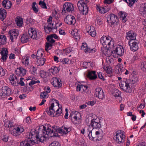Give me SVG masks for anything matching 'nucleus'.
Instances as JSON below:
<instances>
[{
    "instance_id": "obj_1",
    "label": "nucleus",
    "mask_w": 146,
    "mask_h": 146,
    "mask_svg": "<svg viewBox=\"0 0 146 146\" xmlns=\"http://www.w3.org/2000/svg\"><path fill=\"white\" fill-rule=\"evenodd\" d=\"M53 129H51L48 127L46 129L45 126L43 127L42 132L44 134H46L47 135L50 137H58V133H62L63 134H66L71 131V129L70 127H68L64 125L60 129L58 127L55 125L52 126Z\"/></svg>"
},
{
    "instance_id": "obj_2",
    "label": "nucleus",
    "mask_w": 146,
    "mask_h": 146,
    "mask_svg": "<svg viewBox=\"0 0 146 146\" xmlns=\"http://www.w3.org/2000/svg\"><path fill=\"white\" fill-rule=\"evenodd\" d=\"M111 39L110 36H102L101 38L100 42L103 46V48L107 47V46H110L111 45L113 47L114 43V41L112 40Z\"/></svg>"
},
{
    "instance_id": "obj_3",
    "label": "nucleus",
    "mask_w": 146,
    "mask_h": 146,
    "mask_svg": "<svg viewBox=\"0 0 146 146\" xmlns=\"http://www.w3.org/2000/svg\"><path fill=\"white\" fill-rule=\"evenodd\" d=\"M77 6L80 11L83 12L84 15H86L88 13V7L84 1L81 0L78 1Z\"/></svg>"
},
{
    "instance_id": "obj_4",
    "label": "nucleus",
    "mask_w": 146,
    "mask_h": 146,
    "mask_svg": "<svg viewBox=\"0 0 146 146\" xmlns=\"http://www.w3.org/2000/svg\"><path fill=\"white\" fill-rule=\"evenodd\" d=\"M131 81L129 79H126L125 81L120 82L119 85L121 89L127 92H129L131 88L129 84Z\"/></svg>"
},
{
    "instance_id": "obj_5",
    "label": "nucleus",
    "mask_w": 146,
    "mask_h": 146,
    "mask_svg": "<svg viewBox=\"0 0 146 146\" xmlns=\"http://www.w3.org/2000/svg\"><path fill=\"white\" fill-rule=\"evenodd\" d=\"M107 21L108 23H110L111 25L115 23L117 25L118 21L117 16L113 14H110L107 17Z\"/></svg>"
},
{
    "instance_id": "obj_6",
    "label": "nucleus",
    "mask_w": 146,
    "mask_h": 146,
    "mask_svg": "<svg viewBox=\"0 0 146 146\" xmlns=\"http://www.w3.org/2000/svg\"><path fill=\"white\" fill-rule=\"evenodd\" d=\"M11 93V89L7 86H3L0 90V96H4L10 95Z\"/></svg>"
},
{
    "instance_id": "obj_7",
    "label": "nucleus",
    "mask_w": 146,
    "mask_h": 146,
    "mask_svg": "<svg viewBox=\"0 0 146 146\" xmlns=\"http://www.w3.org/2000/svg\"><path fill=\"white\" fill-rule=\"evenodd\" d=\"M64 21L68 25H74L76 23L75 17L72 15H67L64 19Z\"/></svg>"
},
{
    "instance_id": "obj_8",
    "label": "nucleus",
    "mask_w": 146,
    "mask_h": 146,
    "mask_svg": "<svg viewBox=\"0 0 146 146\" xmlns=\"http://www.w3.org/2000/svg\"><path fill=\"white\" fill-rule=\"evenodd\" d=\"M74 10V8L73 4L67 2L65 3L63 5V10L62 11L63 12L64 11V13H66V12L72 11Z\"/></svg>"
},
{
    "instance_id": "obj_9",
    "label": "nucleus",
    "mask_w": 146,
    "mask_h": 146,
    "mask_svg": "<svg viewBox=\"0 0 146 146\" xmlns=\"http://www.w3.org/2000/svg\"><path fill=\"white\" fill-rule=\"evenodd\" d=\"M103 90L101 88H98L96 89L95 95L99 99L103 100L105 98V96L104 95Z\"/></svg>"
},
{
    "instance_id": "obj_10",
    "label": "nucleus",
    "mask_w": 146,
    "mask_h": 146,
    "mask_svg": "<svg viewBox=\"0 0 146 146\" xmlns=\"http://www.w3.org/2000/svg\"><path fill=\"white\" fill-rule=\"evenodd\" d=\"M113 50L114 53H116L117 55L122 56L123 55L124 53V50L123 47L121 46L118 45V46L115 48L113 46Z\"/></svg>"
},
{
    "instance_id": "obj_11",
    "label": "nucleus",
    "mask_w": 146,
    "mask_h": 146,
    "mask_svg": "<svg viewBox=\"0 0 146 146\" xmlns=\"http://www.w3.org/2000/svg\"><path fill=\"white\" fill-rule=\"evenodd\" d=\"M132 83V86H135L136 85L137 82V72L135 71H133L131 74V76L129 80Z\"/></svg>"
},
{
    "instance_id": "obj_12",
    "label": "nucleus",
    "mask_w": 146,
    "mask_h": 146,
    "mask_svg": "<svg viewBox=\"0 0 146 146\" xmlns=\"http://www.w3.org/2000/svg\"><path fill=\"white\" fill-rule=\"evenodd\" d=\"M110 46H108L107 47H102L101 51L102 53L105 54L106 56H111L112 53H114L113 51H112L109 49Z\"/></svg>"
},
{
    "instance_id": "obj_13",
    "label": "nucleus",
    "mask_w": 146,
    "mask_h": 146,
    "mask_svg": "<svg viewBox=\"0 0 146 146\" xmlns=\"http://www.w3.org/2000/svg\"><path fill=\"white\" fill-rule=\"evenodd\" d=\"M53 81L52 82V84L54 87H60L62 86L61 80L56 77H54L52 79Z\"/></svg>"
},
{
    "instance_id": "obj_14",
    "label": "nucleus",
    "mask_w": 146,
    "mask_h": 146,
    "mask_svg": "<svg viewBox=\"0 0 146 146\" xmlns=\"http://www.w3.org/2000/svg\"><path fill=\"white\" fill-rule=\"evenodd\" d=\"M125 136H120L118 135H115L113 137L114 140L117 143H123L125 141Z\"/></svg>"
},
{
    "instance_id": "obj_15",
    "label": "nucleus",
    "mask_w": 146,
    "mask_h": 146,
    "mask_svg": "<svg viewBox=\"0 0 146 146\" xmlns=\"http://www.w3.org/2000/svg\"><path fill=\"white\" fill-rule=\"evenodd\" d=\"M28 34L29 36L33 39H35L37 37V34L35 29L34 28H31L29 29L28 30Z\"/></svg>"
},
{
    "instance_id": "obj_16",
    "label": "nucleus",
    "mask_w": 146,
    "mask_h": 146,
    "mask_svg": "<svg viewBox=\"0 0 146 146\" xmlns=\"http://www.w3.org/2000/svg\"><path fill=\"white\" fill-rule=\"evenodd\" d=\"M97 9L98 11L101 13H104L108 11L110 9V7H108V5L103 7H100L97 5Z\"/></svg>"
},
{
    "instance_id": "obj_17",
    "label": "nucleus",
    "mask_w": 146,
    "mask_h": 146,
    "mask_svg": "<svg viewBox=\"0 0 146 146\" xmlns=\"http://www.w3.org/2000/svg\"><path fill=\"white\" fill-rule=\"evenodd\" d=\"M87 76L88 78L91 80H95L97 77V75L96 74V72L93 70L89 71L88 73Z\"/></svg>"
},
{
    "instance_id": "obj_18",
    "label": "nucleus",
    "mask_w": 146,
    "mask_h": 146,
    "mask_svg": "<svg viewBox=\"0 0 146 146\" xmlns=\"http://www.w3.org/2000/svg\"><path fill=\"white\" fill-rule=\"evenodd\" d=\"M16 75L17 76H22L25 74L26 71L23 68H18L15 70Z\"/></svg>"
},
{
    "instance_id": "obj_19",
    "label": "nucleus",
    "mask_w": 146,
    "mask_h": 146,
    "mask_svg": "<svg viewBox=\"0 0 146 146\" xmlns=\"http://www.w3.org/2000/svg\"><path fill=\"white\" fill-rule=\"evenodd\" d=\"M137 42L135 41H129L128 42V44L130 47L131 50L134 52L137 50V48L136 46Z\"/></svg>"
},
{
    "instance_id": "obj_20",
    "label": "nucleus",
    "mask_w": 146,
    "mask_h": 146,
    "mask_svg": "<svg viewBox=\"0 0 146 146\" xmlns=\"http://www.w3.org/2000/svg\"><path fill=\"white\" fill-rule=\"evenodd\" d=\"M91 125L93 127V128H100L101 127L100 122H97L96 119H92L90 123Z\"/></svg>"
},
{
    "instance_id": "obj_21",
    "label": "nucleus",
    "mask_w": 146,
    "mask_h": 146,
    "mask_svg": "<svg viewBox=\"0 0 146 146\" xmlns=\"http://www.w3.org/2000/svg\"><path fill=\"white\" fill-rule=\"evenodd\" d=\"M99 134V131H96L95 133L94 131L92 130L91 131V136L90 140L94 141H97L98 137V135Z\"/></svg>"
},
{
    "instance_id": "obj_22",
    "label": "nucleus",
    "mask_w": 146,
    "mask_h": 146,
    "mask_svg": "<svg viewBox=\"0 0 146 146\" xmlns=\"http://www.w3.org/2000/svg\"><path fill=\"white\" fill-rule=\"evenodd\" d=\"M8 53V51L6 48H2V51L0 52V53L2 55L1 58L3 60H5L7 59Z\"/></svg>"
},
{
    "instance_id": "obj_23",
    "label": "nucleus",
    "mask_w": 146,
    "mask_h": 146,
    "mask_svg": "<svg viewBox=\"0 0 146 146\" xmlns=\"http://www.w3.org/2000/svg\"><path fill=\"white\" fill-rule=\"evenodd\" d=\"M7 12L4 9H0V19L1 21H3L6 17Z\"/></svg>"
},
{
    "instance_id": "obj_24",
    "label": "nucleus",
    "mask_w": 146,
    "mask_h": 146,
    "mask_svg": "<svg viewBox=\"0 0 146 146\" xmlns=\"http://www.w3.org/2000/svg\"><path fill=\"white\" fill-rule=\"evenodd\" d=\"M29 36L27 33L23 34L21 38V41L23 43H25L29 41Z\"/></svg>"
},
{
    "instance_id": "obj_25",
    "label": "nucleus",
    "mask_w": 146,
    "mask_h": 146,
    "mask_svg": "<svg viewBox=\"0 0 146 146\" xmlns=\"http://www.w3.org/2000/svg\"><path fill=\"white\" fill-rule=\"evenodd\" d=\"M42 134L41 137H39V135L38 133H36V138L37 139V140H38V143H39L40 142H43L45 138V135H47L46 134H44L42 132Z\"/></svg>"
},
{
    "instance_id": "obj_26",
    "label": "nucleus",
    "mask_w": 146,
    "mask_h": 146,
    "mask_svg": "<svg viewBox=\"0 0 146 146\" xmlns=\"http://www.w3.org/2000/svg\"><path fill=\"white\" fill-rule=\"evenodd\" d=\"M140 14L146 16V3H144L143 7H141L139 9Z\"/></svg>"
},
{
    "instance_id": "obj_27",
    "label": "nucleus",
    "mask_w": 146,
    "mask_h": 146,
    "mask_svg": "<svg viewBox=\"0 0 146 146\" xmlns=\"http://www.w3.org/2000/svg\"><path fill=\"white\" fill-rule=\"evenodd\" d=\"M59 69L56 67H52L49 70V73L50 75L54 74L59 72Z\"/></svg>"
},
{
    "instance_id": "obj_28",
    "label": "nucleus",
    "mask_w": 146,
    "mask_h": 146,
    "mask_svg": "<svg viewBox=\"0 0 146 146\" xmlns=\"http://www.w3.org/2000/svg\"><path fill=\"white\" fill-rule=\"evenodd\" d=\"M9 35L10 36V38L11 40V41L13 42V36H17L18 35V34L16 32V31H9Z\"/></svg>"
},
{
    "instance_id": "obj_29",
    "label": "nucleus",
    "mask_w": 146,
    "mask_h": 146,
    "mask_svg": "<svg viewBox=\"0 0 146 146\" xmlns=\"http://www.w3.org/2000/svg\"><path fill=\"white\" fill-rule=\"evenodd\" d=\"M139 66L143 72H146V62H141L139 64Z\"/></svg>"
},
{
    "instance_id": "obj_30",
    "label": "nucleus",
    "mask_w": 146,
    "mask_h": 146,
    "mask_svg": "<svg viewBox=\"0 0 146 146\" xmlns=\"http://www.w3.org/2000/svg\"><path fill=\"white\" fill-rule=\"evenodd\" d=\"M95 28L93 27H90V30L87 31L88 33L92 37H94L96 35V33Z\"/></svg>"
},
{
    "instance_id": "obj_31",
    "label": "nucleus",
    "mask_w": 146,
    "mask_h": 146,
    "mask_svg": "<svg viewBox=\"0 0 146 146\" xmlns=\"http://www.w3.org/2000/svg\"><path fill=\"white\" fill-rule=\"evenodd\" d=\"M81 115L80 113L77 112L75 111V115L73 118L74 120H75V122H79V121H80L81 119Z\"/></svg>"
},
{
    "instance_id": "obj_32",
    "label": "nucleus",
    "mask_w": 146,
    "mask_h": 146,
    "mask_svg": "<svg viewBox=\"0 0 146 146\" xmlns=\"http://www.w3.org/2000/svg\"><path fill=\"white\" fill-rule=\"evenodd\" d=\"M15 21L17 26L21 27L23 24V19L20 17H17L15 20Z\"/></svg>"
},
{
    "instance_id": "obj_33",
    "label": "nucleus",
    "mask_w": 146,
    "mask_h": 146,
    "mask_svg": "<svg viewBox=\"0 0 146 146\" xmlns=\"http://www.w3.org/2000/svg\"><path fill=\"white\" fill-rule=\"evenodd\" d=\"M71 34L75 39L77 40L80 39L77 30L75 29L73 31L71 32Z\"/></svg>"
},
{
    "instance_id": "obj_34",
    "label": "nucleus",
    "mask_w": 146,
    "mask_h": 146,
    "mask_svg": "<svg viewBox=\"0 0 146 146\" xmlns=\"http://www.w3.org/2000/svg\"><path fill=\"white\" fill-rule=\"evenodd\" d=\"M36 59L37 60V63L38 66H42L44 64L46 60V59L45 58H37Z\"/></svg>"
},
{
    "instance_id": "obj_35",
    "label": "nucleus",
    "mask_w": 146,
    "mask_h": 146,
    "mask_svg": "<svg viewBox=\"0 0 146 146\" xmlns=\"http://www.w3.org/2000/svg\"><path fill=\"white\" fill-rule=\"evenodd\" d=\"M31 143L30 141L25 140L20 143V146H32L31 145Z\"/></svg>"
},
{
    "instance_id": "obj_36",
    "label": "nucleus",
    "mask_w": 146,
    "mask_h": 146,
    "mask_svg": "<svg viewBox=\"0 0 146 146\" xmlns=\"http://www.w3.org/2000/svg\"><path fill=\"white\" fill-rule=\"evenodd\" d=\"M12 129L10 130L9 131L12 135L15 136H17L20 135V133H18V132L16 131V129L13 127Z\"/></svg>"
},
{
    "instance_id": "obj_37",
    "label": "nucleus",
    "mask_w": 146,
    "mask_h": 146,
    "mask_svg": "<svg viewBox=\"0 0 146 146\" xmlns=\"http://www.w3.org/2000/svg\"><path fill=\"white\" fill-rule=\"evenodd\" d=\"M104 69L106 72L108 74H110L112 73V69L109 66H104L103 67Z\"/></svg>"
},
{
    "instance_id": "obj_38",
    "label": "nucleus",
    "mask_w": 146,
    "mask_h": 146,
    "mask_svg": "<svg viewBox=\"0 0 146 146\" xmlns=\"http://www.w3.org/2000/svg\"><path fill=\"white\" fill-rule=\"evenodd\" d=\"M43 55V51L42 49L38 50H37L36 54V58H42Z\"/></svg>"
},
{
    "instance_id": "obj_39",
    "label": "nucleus",
    "mask_w": 146,
    "mask_h": 146,
    "mask_svg": "<svg viewBox=\"0 0 146 146\" xmlns=\"http://www.w3.org/2000/svg\"><path fill=\"white\" fill-rule=\"evenodd\" d=\"M29 57L28 56L25 57L22 60V62L25 65H28L29 64Z\"/></svg>"
},
{
    "instance_id": "obj_40",
    "label": "nucleus",
    "mask_w": 146,
    "mask_h": 146,
    "mask_svg": "<svg viewBox=\"0 0 146 146\" xmlns=\"http://www.w3.org/2000/svg\"><path fill=\"white\" fill-rule=\"evenodd\" d=\"M120 16L122 18V20L123 22H125L126 21L125 18L127 15L125 14L122 11H120L119 12Z\"/></svg>"
},
{
    "instance_id": "obj_41",
    "label": "nucleus",
    "mask_w": 146,
    "mask_h": 146,
    "mask_svg": "<svg viewBox=\"0 0 146 146\" xmlns=\"http://www.w3.org/2000/svg\"><path fill=\"white\" fill-rule=\"evenodd\" d=\"M121 92L118 90L115 89L114 90L113 93V95L115 97H119L120 95Z\"/></svg>"
},
{
    "instance_id": "obj_42",
    "label": "nucleus",
    "mask_w": 146,
    "mask_h": 146,
    "mask_svg": "<svg viewBox=\"0 0 146 146\" xmlns=\"http://www.w3.org/2000/svg\"><path fill=\"white\" fill-rule=\"evenodd\" d=\"M75 111L74 112H72L70 114L69 116L70 119L74 123V124H77V122H75V120H74L73 118L75 115Z\"/></svg>"
},
{
    "instance_id": "obj_43",
    "label": "nucleus",
    "mask_w": 146,
    "mask_h": 146,
    "mask_svg": "<svg viewBox=\"0 0 146 146\" xmlns=\"http://www.w3.org/2000/svg\"><path fill=\"white\" fill-rule=\"evenodd\" d=\"M36 3L35 2H33L32 5V7L34 12L36 13L38 12V10L36 7Z\"/></svg>"
},
{
    "instance_id": "obj_44",
    "label": "nucleus",
    "mask_w": 146,
    "mask_h": 146,
    "mask_svg": "<svg viewBox=\"0 0 146 146\" xmlns=\"http://www.w3.org/2000/svg\"><path fill=\"white\" fill-rule=\"evenodd\" d=\"M44 30L45 32L48 33H49L50 32L52 31L53 29L52 28L50 27L47 26H44Z\"/></svg>"
},
{
    "instance_id": "obj_45",
    "label": "nucleus",
    "mask_w": 146,
    "mask_h": 146,
    "mask_svg": "<svg viewBox=\"0 0 146 146\" xmlns=\"http://www.w3.org/2000/svg\"><path fill=\"white\" fill-rule=\"evenodd\" d=\"M94 49H91L90 48H89L88 47L86 46L84 47V51H86L88 52H93V51L95 52V50H93Z\"/></svg>"
},
{
    "instance_id": "obj_46",
    "label": "nucleus",
    "mask_w": 146,
    "mask_h": 146,
    "mask_svg": "<svg viewBox=\"0 0 146 146\" xmlns=\"http://www.w3.org/2000/svg\"><path fill=\"white\" fill-rule=\"evenodd\" d=\"M38 133L37 132V131L36 130L34 129V130H32L30 133H29V136H31V138H32V136H33L35 135V137H36V133ZM29 138H30V137H29Z\"/></svg>"
},
{
    "instance_id": "obj_47",
    "label": "nucleus",
    "mask_w": 146,
    "mask_h": 146,
    "mask_svg": "<svg viewBox=\"0 0 146 146\" xmlns=\"http://www.w3.org/2000/svg\"><path fill=\"white\" fill-rule=\"evenodd\" d=\"M46 112L49 115H50L54 114L55 112V111L53 109L49 108L48 110Z\"/></svg>"
},
{
    "instance_id": "obj_48",
    "label": "nucleus",
    "mask_w": 146,
    "mask_h": 146,
    "mask_svg": "<svg viewBox=\"0 0 146 146\" xmlns=\"http://www.w3.org/2000/svg\"><path fill=\"white\" fill-rule=\"evenodd\" d=\"M39 5H40L42 8L47 9L46 4L44 1H40L39 3Z\"/></svg>"
},
{
    "instance_id": "obj_49",
    "label": "nucleus",
    "mask_w": 146,
    "mask_h": 146,
    "mask_svg": "<svg viewBox=\"0 0 146 146\" xmlns=\"http://www.w3.org/2000/svg\"><path fill=\"white\" fill-rule=\"evenodd\" d=\"M47 95H48V94L47 93L44 92H42L40 93V97L41 99H44L46 98Z\"/></svg>"
},
{
    "instance_id": "obj_50",
    "label": "nucleus",
    "mask_w": 146,
    "mask_h": 146,
    "mask_svg": "<svg viewBox=\"0 0 146 146\" xmlns=\"http://www.w3.org/2000/svg\"><path fill=\"white\" fill-rule=\"evenodd\" d=\"M49 146H61V145L58 142L54 141L52 142Z\"/></svg>"
},
{
    "instance_id": "obj_51",
    "label": "nucleus",
    "mask_w": 146,
    "mask_h": 146,
    "mask_svg": "<svg viewBox=\"0 0 146 146\" xmlns=\"http://www.w3.org/2000/svg\"><path fill=\"white\" fill-rule=\"evenodd\" d=\"M132 35H130L129 37H130V39H129V41H134L136 39V34L133 33L132 34Z\"/></svg>"
},
{
    "instance_id": "obj_52",
    "label": "nucleus",
    "mask_w": 146,
    "mask_h": 146,
    "mask_svg": "<svg viewBox=\"0 0 146 146\" xmlns=\"http://www.w3.org/2000/svg\"><path fill=\"white\" fill-rule=\"evenodd\" d=\"M110 56H107V57L106 58L107 62L108 63H111L113 60V58H111Z\"/></svg>"
},
{
    "instance_id": "obj_53",
    "label": "nucleus",
    "mask_w": 146,
    "mask_h": 146,
    "mask_svg": "<svg viewBox=\"0 0 146 146\" xmlns=\"http://www.w3.org/2000/svg\"><path fill=\"white\" fill-rule=\"evenodd\" d=\"M133 33V31H129L128 32L126 33V37L127 39L129 40V39H130V37H129V36L130 35H132V34Z\"/></svg>"
},
{
    "instance_id": "obj_54",
    "label": "nucleus",
    "mask_w": 146,
    "mask_h": 146,
    "mask_svg": "<svg viewBox=\"0 0 146 146\" xmlns=\"http://www.w3.org/2000/svg\"><path fill=\"white\" fill-rule=\"evenodd\" d=\"M96 21L97 22L99 25H101L103 23L101 19L99 17L97 18Z\"/></svg>"
},
{
    "instance_id": "obj_55",
    "label": "nucleus",
    "mask_w": 146,
    "mask_h": 146,
    "mask_svg": "<svg viewBox=\"0 0 146 146\" xmlns=\"http://www.w3.org/2000/svg\"><path fill=\"white\" fill-rule=\"evenodd\" d=\"M12 3L10 1H7V3L6 4V7H5V8L6 9H10Z\"/></svg>"
},
{
    "instance_id": "obj_56",
    "label": "nucleus",
    "mask_w": 146,
    "mask_h": 146,
    "mask_svg": "<svg viewBox=\"0 0 146 146\" xmlns=\"http://www.w3.org/2000/svg\"><path fill=\"white\" fill-rule=\"evenodd\" d=\"M54 38L55 39H57L58 38V36L57 35L55 34H52L50 36H47V38L49 40V38Z\"/></svg>"
},
{
    "instance_id": "obj_57",
    "label": "nucleus",
    "mask_w": 146,
    "mask_h": 146,
    "mask_svg": "<svg viewBox=\"0 0 146 146\" xmlns=\"http://www.w3.org/2000/svg\"><path fill=\"white\" fill-rule=\"evenodd\" d=\"M52 44L50 42H46V45L45 46V50L46 51H48V48L49 47H52Z\"/></svg>"
},
{
    "instance_id": "obj_58",
    "label": "nucleus",
    "mask_w": 146,
    "mask_h": 146,
    "mask_svg": "<svg viewBox=\"0 0 146 146\" xmlns=\"http://www.w3.org/2000/svg\"><path fill=\"white\" fill-rule=\"evenodd\" d=\"M124 132L121 130H118L117 132L116 135H120V136H125L124 135Z\"/></svg>"
},
{
    "instance_id": "obj_59",
    "label": "nucleus",
    "mask_w": 146,
    "mask_h": 146,
    "mask_svg": "<svg viewBox=\"0 0 146 146\" xmlns=\"http://www.w3.org/2000/svg\"><path fill=\"white\" fill-rule=\"evenodd\" d=\"M136 0H128V3L129 6H131L135 2Z\"/></svg>"
},
{
    "instance_id": "obj_60",
    "label": "nucleus",
    "mask_w": 146,
    "mask_h": 146,
    "mask_svg": "<svg viewBox=\"0 0 146 146\" xmlns=\"http://www.w3.org/2000/svg\"><path fill=\"white\" fill-rule=\"evenodd\" d=\"M5 75V72L4 70L0 66V76H4Z\"/></svg>"
},
{
    "instance_id": "obj_61",
    "label": "nucleus",
    "mask_w": 146,
    "mask_h": 146,
    "mask_svg": "<svg viewBox=\"0 0 146 146\" xmlns=\"http://www.w3.org/2000/svg\"><path fill=\"white\" fill-rule=\"evenodd\" d=\"M114 0H105L104 2L105 4L107 5V4H110Z\"/></svg>"
},
{
    "instance_id": "obj_62",
    "label": "nucleus",
    "mask_w": 146,
    "mask_h": 146,
    "mask_svg": "<svg viewBox=\"0 0 146 146\" xmlns=\"http://www.w3.org/2000/svg\"><path fill=\"white\" fill-rule=\"evenodd\" d=\"M81 90L82 91H85L88 88V86L86 85H84L82 84L81 85Z\"/></svg>"
},
{
    "instance_id": "obj_63",
    "label": "nucleus",
    "mask_w": 146,
    "mask_h": 146,
    "mask_svg": "<svg viewBox=\"0 0 146 146\" xmlns=\"http://www.w3.org/2000/svg\"><path fill=\"white\" fill-rule=\"evenodd\" d=\"M88 64H91V62H83L82 63V65H83V66H82L84 67V68H87V66H88Z\"/></svg>"
},
{
    "instance_id": "obj_64",
    "label": "nucleus",
    "mask_w": 146,
    "mask_h": 146,
    "mask_svg": "<svg viewBox=\"0 0 146 146\" xmlns=\"http://www.w3.org/2000/svg\"><path fill=\"white\" fill-rule=\"evenodd\" d=\"M143 23L144 25V27L143 28V29L144 31H146V20H144L143 21Z\"/></svg>"
}]
</instances>
